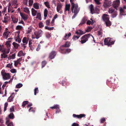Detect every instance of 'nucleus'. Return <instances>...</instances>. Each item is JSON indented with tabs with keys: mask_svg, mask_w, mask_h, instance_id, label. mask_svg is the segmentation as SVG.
I'll return each mask as SVG.
<instances>
[{
	"mask_svg": "<svg viewBox=\"0 0 126 126\" xmlns=\"http://www.w3.org/2000/svg\"><path fill=\"white\" fill-rule=\"evenodd\" d=\"M70 42L69 41H67L65 42V44L61 46L60 47L59 51L63 54H66L70 52L71 50L69 48H64L63 47H68L70 46Z\"/></svg>",
	"mask_w": 126,
	"mask_h": 126,
	"instance_id": "1",
	"label": "nucleus"
},
{
	"mask_svg": "<svg viewBox=\"0 0 126 126\" xmlns=\"http://www.w3.org/2000/svg\"><path fill=\"white\" fill-rule=\"evenodd\" d=\"M115 41H113L112 39L110 37L105 38L104 41L105 45H107L108 46H110L113 45Z\"/></svg>",
	"mask_w": 126,
	"mask_h": 126,
	"instance_id": "2",
	"label": "nucleus"
},
{
	"mask_svg": "<svg viewBox=\"0 0 126 126\" xmlns=\"http://www.w3.org/2000/svg\"><path fill=\"white\" fill-rule=\"evenodd\" d=\"M86 33L85 32H84L81 30H79L75 32V34L77 35H74L73 37L74 40H76L78 39L80 36Z\"/></svg>",
	"mask_w": 126,
	"mask_h": 126,
	"instance_id": "3",
	"label": "nucleus"
},
{
	"mask_svg": "<svg viewBox=\"0 0 126 126\" xmlns=\"http://www.w3.org/2000/svg\"><path fill=\"white\" fill-rule=\"evenodd\" d=\"M91 36L93 37V36L90 34H86L83 35L81 38V43L83 44L85 43Z\"/></svg>",
	"mask_w": 126,
	"mask_h": 126,
	"instance_id": "4",
	"label": "nucleus"
},
{
	"mask_svg": "<svg viewBox=\"0 0 126 126\" xmlns=\"http://www.w3.org/2000/svg\"><path fill=\"white\" fill-rule=\"evenodd\" d=\"M1 74L2 76L3 79H10L11 76L9 73L5 72V71L2 70L1 72Z\"/></svg>",
	"mask_w": 126,
	"mask_h": 126,
	"instance_id": "5",
	"label": "nucleus"
},
{
	"mask_svg": "<svg viewBox=\"0 0 126 126\" xmlns=\"http://www.w3.org/2000/svg\"><path fill=\"white\" fill-rule=\"evenodd\" d=\"M42 32H43L41 30H40L38 31L35 32H34V34L35 36V37H33V38H36L37 39H38L41 36Z\"/></svg>",
	"mask_w": 126,
	"mask_h": 126,
	"instance_id": "6",
	"label": "nucleus"
},
{
	"mask_svg": "<svg viewBox=\"0 0 126 126\" xmlns=\"http://www.w3.org/2000/svg\"><path fill=\"white\" fill-rule=\"evenodd\" d=\"M57 54L56 51H52L49 54L48 58L50 60H52L54 58Z\"/></svg>",
	"mask_w": 126,
	"mask_h": 126,
	"instance_id": "7",
	"label": "nucleus"
},
{
	"mask_svg": "<svg viewBox=\"0 0 126 126\" xmlns=\"http://www.w3.org/2000/svg\"><path fill=\"white\" fill-rule=\"evenodd\" d=\"M111 1H110L108 0H105L103 6L104 8H107L111 5Z\"/></svg>",
	"mask_w": 126,
	"mask_h": 126,
	"instance_id": "8",
	"label": "nucleus"
},
{
	"mask_svg": "<svg viewBox=\"0 0 126 126\" xmlns=\"http://www.w3.org/2000/svg\"><path fill=\"white\" fill-rule=\"evenodd\" d=\"M120 0H116L114 1L113 2V6L115 9H117V8L119 7L120 4Z\"/></svg>",
	"mask_w": 126,
	"mask_h": 126,
	"instance_id": "9",
	"label": "nucleus"
},
{
	"mask_svg": "<svg viewBox=\"0 0 126 126\" xmlns=\"http://www.w3.org/2000/svg\"><path fill=\"white\" fill-rule=\"evenodd\" d=\"M85 116L86 115L84 114H81L80 115H77L74 114L73 115V117L79 119H81L83 117H85Z\"/></svg>",
	"mask_w": 126,
	"mask_h": 126,
	"instance_id": "10",
	"label": "nucleus"
},
{
	"mask_svg": "<svg viewBox=\"0 0 126 126\" xmlns=\"http://www.w3.org/2000/svg\"><path fill=\"white\" fill-rule=\"evenodd\" d=\"M9 50L7 51V52H6V51H5L3 52H2V53L1 55V58L3 59L7 58L8 56L7 54L9 53Z\"/></svg>",
	"mask_w": 126,
	"mask_h": 126,
	"instance_id": "11",
	"label": "nucleus"
},
{
	"mask_svg": "<svg viewBox=\"0 0 126 126\" xmlns=\"http://www.w3.org/2000/svg\"><path fill=\"white\" fill-rule=\"evenodd\" d=\"M103 20L105 22L109 20V16L106 14H104L102 17Z\"/></svg>",
	"mask_w": 126,
	"mask_h": 126,
	"instance_id": "12",
	"label": "nucleus"
},
{
	"mask_svg": "<svg viewBox=\"0 0 126 126\" xmlns=\"http://www.w3.org/2000/svg\"><path fill=\"white\" fill-rule=\"evenodd\" d=\"M91 11V13L92 14H93L95 13V10L97 11L98 9V8L96 7L95 8V10L94 8V6L93 5L91 4L89 7Z\"/></svg>",
	"mask_w": 126,
	"mask_h": 126,
	"instance_id": "13",
	"label": "nucleus"
},
{
	"mask_svg": "<svg viewBox=\"0 0 126 126\" xmlns=\"http://www.w3.org/2000/svg\"><path fill=\"white\" fill-rule=\"evenodd\" d=\"M20 15L22 18H23L24 21L26 20L28 18V15L23 14L22 13H20Z\"/></svg>",
	"mask_w": 126,
	"mask_h": 126,
	"instance_id": "14",
	"label": "nucleus"
},
{
	"mask_svg": "<svg viewBox=\"0 0 126 126\" xmlns=\"http://www.w3.org/2000/svg\"><path fill=\"white\" fill-rule=\"evenodd\" d=\"M87 20V17L86 16H84L82 18L81 21V23L79 24V25H82L83 24H85Z\"/></svg>",
	"mask_w": 126,
	"mask_h": 126,
	"instance_id": "15",
	"label": "nucleus"
},
{
	"mask_svg": "<svg viewBox=\"0 0 126 126\" xmlns=\"http://www.w3.org/2000/svg\"><path fill=\"white\" fill-rule=\"evenodd\" d=\"M78 8V6L77 5H75V8L74 11V15H76L79 12V10Z\"/></svg>",
	"mask_w": 126,
	"mask_h": 126,
	"instance_id": "16",
	"label": "nucleus"
},
{
	"mask_svg": "<svg viewBox=\"0 0 126 126\" xmlns=\"http://www.w3.org/2000/svg\"><path fill=\"white\" fill-rule=\"evenodd\" d=\"M31 11L32 15L33 16H35L38 13H37V11L34 8H32Z\"/></svg>",
	"mask_w": 126,
	"mask_h": 126,
	"instance_id": "17",
	"label": "nucleus"
},
{
	"mask_svg": "<svg viewBox=\"0 0 126 126\" xmlns=\"http://www.w3.org/2000/svg\"><path fill=\"white\" fill-rule=\"evenodd\" d=\"M14 94L13 93L12 95H11L10 97H9L7 100V101L8 102H11L13 101V99L14 97V94Z\"/></svg>",
	"mask_w": 126,
	"mask_h": 126,
	"instance_id": "18",
	"label": "nucleus"
},
{
	"mask_svg": "<svg viewBox=\"0 0 126 126\" xmlns=\"http://www.w3.org/2000/svg\"><path fill=\"white\" fill-rule=\"evenodd\" d=\"M22 60V58H20L18 59L16 61H14V62L15 63L14 65L15 66L17 67V65L18 64V62H20Z\"/></svg>",
	"mask_w": 126,
	"mask_h": 126,
	"instance_id": "19",
	"label": "nucleus"
},
{
	"mask_svg": "<svg viewBox=\"0 0 126 126\" xmlns=\"http://www.w3.org/2000/svg\"><path fill=\"white\" fill-rule=\"evenodd\" d=\"M11 18L12 19V20L14 23H16L18 21V19L15 17L13 16H11Z\"/></svg>",
	"mask_w": 126,
	"mask_h": 126,
	"instance_id": "20",
	"label": "nucleus"
},
{
	"mask_svg": "<svg viewBox=\"0 0 126 126\" xmlns=\"http://www.w3.org/2000/svg\"><path fill=\"white\" fill-rule=\"evenodd\" d=\"M70 7V4H66L65 6L64 12L65 13L66 11H69Z\"/></svg>",
	"mask_w": 126,
	"mask_h": 126,
	"instance_id": "21",
	"label": "nucleus"
},
{
	"mask_svg": "<svg viewBox=\"0 0 126 126\" xmlns=\"http://www.w3.org/2000/svg\"><path fill=\"white\" fill-rule=\"evenodd\" d=\"M29 39L28 38L26 37H24L23 38L22 40V42L23 43L25 44H27L28 43V42Z\"/></svg>",
	"mask_w": 126,
	"mask_h": 126,
	"instance_id": "22",
	"label": "nucleus"
},
{
	"mask_svg": "<svg viewBox=\"0 0 126 126\" xmlns=\"http://www.w3.org/2000/svg\"><path fill=\"white\" fill-rule=\"evenodd\" d=\"M71 35V33L70 32L68 34H66L64 37L63 38V39L64 40H66L68 39L70 36Z\"/></svg>",
	"mask_w": 126,
	"mask_h": 126,
	"instance_id": "23",
	"label": "nucleus"
},
{
	"mask_svg": "<svg viewBox=\"0 0 126 126\" xmlns=\"http://www.w3.org/2000/svg\"><path fill=\"white\" fill-rule=\"evenodd\" d=\"M10 32L8 31L5 32L3 34V36L5 38H7L8 36V35Z\"/></svg>",
	"mask_w": 126,
	"mask_h": 126,
	"instance_id": "24",
	"label": "nucleus"
},
{
	"mask_svg": "<svg viewBox=\"0 0 126 126\" xmlns=\"http://www.w3.org/2000/svg\"><path fill=\"white\" fill-rule=\"evenodd\" d=\"M25 55V53H23L22 50H21L18 52L17 55L19 57H20L22 56H24Z\"/></svg>",
	"mask_w": 126,
	"mask_h": 126,
	"instance_id": "25",
	"label": "nucleus"
},
{
	"mask_svg": "<svg viewBox=\"0 0 126 126\" xmlns=\"http://www.w3.org/2000/svg\"><path fill=\"white\" fill-rule=\"evenodd\" d=\"M44 19H46L47 17V14H48V11L47 9H45L44 11Z\"/></svg>",
	"mask_w": 126,
	"mask_h": 126,
	"instance_id": "26",
	"label": "nucleus"
},
{
	"mask_svg": "<svg viewBox=\"0 0 126 126\" xmlns=\"http://www.w3.org/2000/svg\"><path fill=\"white\" fill-rule=\"evenodd\" d=\"M36 15H37L36 17V18L40 20H42V18L41 15V13L40 12H38Z\"/></svg>",
	"mask_w": 126,
	"mask_h": 126,
	"instance_id": "27",
	"label": "nucleus"
},
{
	"mask_svg": "<svg viewBox=\"0 0 126 126\" xmlns=\"http://www.w3.org/2000/svg\"><path fill=\"white\" fill-rule=\"evenodd\" d=\"M33 7L35 9H38L39 8V5L37 2L34 3L33 4Z\"/></svg>",
	"mask_w": 126,
	"mask_h": 126,
	"instance_id": "28",
	"label": "nucleus"
},
{
	"mask_svg": "<svg viewBox=\"0 0 126 126\" xmlns=\"http://www.w3.org/2000/svg\"><path fill=\"white\" fill-rule=\"evenodd\" d=\"M9 19V17L8 16H6L4 17V20L2 21L3 23H6L8 22V21Z\"/></svg>",
	"mask_w": 126,
	"mask_h": 126,
	"instance_id": "29",
	"label": "nucleus"
},
{
	"mask_svg": "<svg viewBox=\"0 0 126 126\" xmlns=\"http://www.w3.org/2000/svg\"><path fill=\"white\" fill-rule=\"evenodd\" d=\"M10 42L11 41H7L6 43V45L7 46V47L8 48V51L10 50V49L9 48V47H10L11 45L10 44Z\"/></svg>",
	"mask_w": 126,
	"mask_h": 126,
	"instance_id": "30",
	"label": "nucleus"
},
{
	"mask_svg": "<svg viewBox=\"0 0 126 126\" xmlns=\"http://www.w3.org/2000/svg\"><path fill=\"white\" fill-rule=\"evenodd\" d=\"M105 22L107 27H110L111 26V22L109 20L108 21Z\"/></svg>",
	"mask_w": 126,
	"mask_h": 126,
	"instance_id": "31",
	"label": "nucleus"
},
{
	"mask_svg": "<svg viewBox=\"0 0 126 126\" xmlns=\"http://www.w3.org/2000/svg\"><path fill=\"white\" fill-rule=\"evenodd\" d=\"M13 45L14 47L16 49H17L18 47L20 45H19L14 42L13 43Z\"/></svg>",
	"mask_w": 126,
	"mask_h": 126,
	"instance_id": "32",
	"label": "nucleus"
},
{
	"mask_svg": "<svg viewBox=\"0 0 126 126\" xmlns=\"http://www.w3.org/2000/svg\"><path fill=\"white\" fill-rule=\"evenodd\" d=\"M5 51L4 48V46H1L0 45V52L1 51L2 52H3L4 51Z\"/></svg>",
	"mask_w": 126,
	"mask_h": 126,
	"instance_id": "33",
	"label": "nucleus"
},
{
	"mask_svg": "<svg viewBox=\"0 0 126 126\" xmlns=\"http://www.w3.org/2000/svg\"><path fill=\"white\" fill-rule=\"evenodd\" d=\"M62 5L61 4L57 5V11L59 12L62 7Z\"/></svg>",
	"mask_w": 126,
	"mask_h": 126,
	"instance_id": "34",
	"label": "nucleus"
},
{
	"mask_svg": "<svg viewBox=\"0 0 126 126\" xmlns=\"http://www.w3.org/2000/svg\"><path fill=\"white\" fill-rule=\"evenodd\" d=\"M47 63L45 61H43L41 63L42 68H43L44 67Z\"/></svg>",
	"mask_w": 126,
	"mask_h": 126,
	"instance_id": "35",
	"label": "nucleus"
},
{
	"mask_svg": "<svg viewBox=\"0 0 126 126\" xmlns=\"http://www.w3.org/2000/svg\"><path fill=\"white\" fill-rule=\"evenodd\" d=\"M58 107H59V105H58L56 104L54 105L53 107H50V108L52 109H57V108H58Z\"/></svg>",
	"mask_w": 126,
	"mask_h": 126,
	"instance_id": "36",
	"label": "nucleus"
},
{
	"mask_svg": "<svg viewBox=\"0 0 126 126\" xmlns=\"http://www.w3.org/2000/svg\"><path fill=\"white\" fill-rule=\"evenodd\" d=\"M14 117V115L13 113H11L8 116V117L10 119H13Z\"/></svg>",
	"mask_w": 126,
	"mask_h": 126,
	"instance_id": "37",
	"label": "nucleus"
},
{
	"mask_svg": "<svg viewBox=\"0 0 126 126\" xmlns=\"http://www.w3.org/2000/svg\"><path fill=\"white\" fill-rule=\"evenodd\" d=\"M9 4L8 6V12H10L11 10L12 9L13 7L11 6V4L10 3H9Z\"/></svg>",
	"mask_w": 126,
	"mask_h": 126,
	"instance_id": "38",
	"label": "nucleus"
},
{
	"mask_svg": "<svg viewBox=\"0 0 126 126\" xmlns=\"http://www.w3.org/2000/svg\"><path fill=\"white\" fill-rule=\"evenodd\" d=\"M24 11L27 14H29L30 13V11L29 10V8H24Z\"/></svg>",
	"mask_w": 126,
	"mask_h": 126,
	"instance_id": "39",
	"label": "nucleus"
},
{
	"mask_svg": "<svg viewBox=\"0 0 126 126\" xmlns=\"http://www.w3.org/2000/svg\"><path fill=\"white\" fill-rule=\"evenodd\" d=\"M44 4L48 8H50V5L48 2L47 1V2H44Z\"/></svg>",
	"mask_w": 126,
	"mask_h": 126,
	"instance_id": "40",
	"label": "nucleus"
},
{
	"mask_svg": "<svg viewBox=\"0 0 126 126\" xmlns=\"http://www.w3.org/2000/svg\"><path fill=\"white\" fill-rule=\"evenodd\" d=\"M120 13L122 15H123L124 13H125L124 10L121 7H120Z\"/></svg>",
	"mask_w": 126,
	"mask_h": 126,
	"instance_id": "41",
	"label": "nucleus"
},
{
	"mask_svg": "<svg viewBox=\"0 0 126 126\" xmlns=\"http://www.w3.org/2000/svg\"><path fill=\"white\" fill-rule=\"evenodd\" d=\"M29 103V102L28 101H24L23 103V104L22 105V106L24 107L27 104Z\"/></svg>",
	"mask_w": 126,
	"mask_h": 126,
	"instance_id": "42",
	"label": "nucleus"
},
{
	"mask_svg": "<svg viewBox=\"0 0 126 126\" xmlns=\"http://www.w3.org/2000/svg\"><path fill=\"white\" fill-rule=\"evenodd\" d=\"M45 29H47L48 30H52L53 29L54 27H48L47 26H46L45 27Z\"/></svg>",
	"mask_w": 126,
	"mask_h": 126,
	"instance_id": "43",
	"label": "nucleus"
},
{
	"mask_svg": "<svg viewBox=\"0 0 126 126\" xmlns=\"http://www.w3.org/2000/svg\"><path fill=\"white\" fill-rule=\"evenodd\" d=\"M33 2V0H29V6H32V5Z\"/></svg>",
	"mask_w": 126,
	"mask_h": 126,
	"instance_id": "44",
	"label": "nucleus"
},
{
	"mask_svg": "<svg viewBox=\"0 0 126 126\" xmlns=\"http://www.w3.org/2000/svg\"><path fill=\"white\" fill-rule=\"evenodd\" d=\"M39 92V90H38V88L37 87L34 90V94L35 95L36 94L38 93Z\"/></svg>",
	"mask_w": 126,
	"mask_h": 126,
	"instance_id": "45",
	"label": "nucleus"
},
{
	"mask_svg": "<svg viewBox=\"0 0 126 126\" xmlns=\"http://www.w3.org/2000/svg\"><path fill=\"white\" fill-rule=\"evenodd\" d=\"M23 86V85L21 83H19L17 84L16 86V87L17 88H19Z\"/></svg>",
	"mask_w": 126,
	"mask_h": 126,
	"instance_id": "46",
	"label": "nucleus"
},
{
	"mask_svg": "<svg viewBox=\"0 0 126 126\" xmlns=\"http://www.w3.org/2000/svg\"><path fill=\"white\" fill-rule=\"evenodd\" d=\"M117 14V11H115L113 13V14H112V18H114L116 17Z\"/></svg>",
	"mask_w": 126,
	"mask_h": 126,
	"instance_id": "47",
	"label": "nucleus"
},
{
	"mask_svg": "<svg viewBox=\"0 0 126 126\" xmlns=\"http://www.w3.org/2000/svg\"><path fill=\"white\" fill-rule=\"evenodd\" d=\"M16 41L17 42H18L19 43H20L21 42V39L19 36H17V38L16 39Z\"/></svg>",
	"mask_w": 126,
	"mask_h": 126,
	"instance_id": "48",
	"label": "nucleus"
},
{
	"mask_svg": "<svg viewBox=\"0 0 126 126\" xmlns=\"http://www.w3.org/2000/svg\"><path fill=\"white\" fill-rule=\"evenodd\" d=\"M12 2L13 5L15 6L16 5H17V1L16 0H14L12 1Z\"/></svg>",
	"mask_w": 126,
	"mask_h": 126,
	"instance_id": "49",
	"label": "nucleus"
},
{
	"mask_svg": "<svg viewBox=\"0 0 126 126\" xmlns=\"http://www.w3.org/2000/svg\"><path fill=\"white\" fill-rule=\"evenodd\" d=\"M93 29L92 27L90 26L86 30V32H88L89 31H90L91 30Z\"/></svg>",
	"mask_w": 126,
	"mask_h": 126,
	"instance_id": "50",
	"label": "nucleus"
},
{
	"mask_svg": "<svg viewBox=\"0 0 126 126\" xmlns=\"http://www.w3.org/2000/svg\"><path fill=\"white\" fill-rule=\"evenodd\" d=\"M22 27L21 26L18 25L16 27V30H20L22 29Z\"/></svg>",
	"mask_w": 126,
	"mask_h": 126,
	"instance_id": "51",
	"label": "nucleus"
},
{
	"mask_svg": "<svg viewBox=\"0 0 126 126\" xmlns=\"http://www.w3.org/2000/svg\"><path fill=\"white\" fill-rule=\"evenodd\" d=\"M10 71L12 73H16L17 72L16 70L14 68L11 69L10 70Z\"/></svg>",
	"mask_w": 126,
	"mask_h": 126,
	"instance_id": "52",
	"label": "nucleus"
},
{
	"mask_svg": "<svg viewBox=\"0 0 126 126\" xmlns=\"http://www.w3.org/2000/svg\"><path fill=\"white\" fill-rule=\"evenodd\" d=\"M28 30L27 31V33H30L32 31V28L30 27L28 28Z\"/></svg>",
	"mask_w": 126,
	"mask_h": 126,
	"instance_id": "53",
	"label": "nucleus"
},
{
	"mask_svg": "<svg viewBox=\"0 0 126 126\" xmlns=\"http://www.w3.org/2000/svg\"><path fill=\"white\" fill-rule=\"evenodd\" d=\"M114 11V10L111 8H109L108 12L109 13L111 14L113 13Z\"/></svg>",
	"mask_w": 126,
	"mask_h": 126,
	"instance_id": "54",
	"label": "nucleus"
},
{
	"mask_svg": "<svg viewBox=\"0 0 126 126\" xmlns=\"http://www.w3.org/2000/svg\"><path fill=\"white\" fill-rule=\"evenodd\" d=\"M39 26L40 28H42L44 26L43 23L42 22H40L39 23Z\"/></svg>",
	"mask_w": 126,
	"mask_h": 126,
	"instance_id": "55",
	"label": "nucleus"
},
{
	"mask_svg": "<svg viewBox=\"0 0 126 126\" xmlns=\"http://www.w3.org/2000/svg\"><path fill=\"white\" fill-rule=\"evenodd\" d=\"M41 45L40 44H39L37 46V48H36V50L37 51H38L41 49Z\"/></svg>",
	"mask_w": 126,
	"mask_h": 126,
	"instance_id": "56",
	"label": "nucleus"
},
{
	"mask_svg": "<svg viewBox=\"0 0 126 126\" xmlns=\"http://www.w3.org/2000/svg\"><path fill=\"white\" fill-rule=\"evenodd\" d=\"M28 2V0H23V3L25 5H27Z\"/></svg>",
	"mask_w": 126,
	"mask_h": 126,
	"instance_id": "57",
	"label": "nucleus"
},
{
	"mask_svg": "<svg viewBox=\"0 0 126 126\" xmlns=\"http://www.w3.org/2000/svg\"><path fill=\"white\" fill-rule=\"evenodd\" d=\"M50 20L49 19L47 20L46 21V25L47 26L49 25L50 23Z\"/></svg>",
	"mask_w": 126,
	"mask_h": 126,
	"instance_id": "58",
	"label": "nucleus"
},
{
	"mask_svg": "<svg viewBox=\"0 0 126 126\" xmlns=\"http://www.w3.org/2000/svg\"><path fill=\"white\" fill-rule=\"evenodd\" d=\"M105 121V119L104 118H102L100 120V123H103Z\"/></svg>",
	"mask_w": 126,
	"mask_h": 126,
	"instance_id": "59",
	"label": "nucleus"
},
{
	"mask_svg": "<svg viewBox=\"0 0 126 126\" xmlns=\"http://www.w3.org/2000/svg\"><path fill=\"white\" fill-rule=\"evenodd\" d=\"M10 112H12L14 111V106H12V107L10 108Z\"/></svg>",
	"mask_w": 126,
	"mask_h": 126,
	"instance_id": "60",
	"label": "nucleus"
},
{
	"mask_svg": "<svg viewBox=\"0 0 126 126\" xmlns=\"http://www.w3.org/2000/svg\"><path fill=\"white\" fill-rule=\"evenodd\" d=\"M61 111V110H60L59 107H58V108L56 109V113H58Z\"/></svg>",
	"mask_w": 126,
	"mask_h": 126,
	"instance_id": "61",
	"label": "nucleus"
},
{
	"mask_svg": "<svg viewBox=\"0 0 126 126\" xmlns=\"http://www.w3.org/2000/svg\"><path fill=\"white\" fill-rule=\"evenodd\" d=\"M75 5H73L72 4V5H71V10L72 12H73L74 8H75Z\"/></svg>",
	"mask_w": 126,
	"mask_h": 126,
	"instance_id": "62",
	"label": "nucleus"
},
{
	"mask_svg": "<svg viewBox=\"0 0 126 126\" xmlns=\"http://www.w3.org/2000/svg\"><path fill=\"white\" fill-rule=\"evenodd\" d=\"M7 126H13V125L12 122H10L9 123Z\"/></svg>",
	"mask_w": 126,
	"mask_h": 126,
	"instance_id": "63",
	"label": "nucleus"
},
{
	"mask_svg": "<svg viewBox=\"0 0 126 126\" xmlns=\"http://www.w3.org/2000/svg\"><path fill=\"white\" fill-rule=\"evenodd\" d=\"M79 125L78 124L76 123H74L73 124H72V126H79Z\"/></svg>",
	"mask_w": 126,
	"mask_h": 126,
	"instance_id": "64",
	"label": "nucleus"
}]
</instances>
